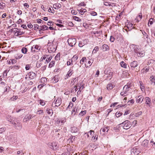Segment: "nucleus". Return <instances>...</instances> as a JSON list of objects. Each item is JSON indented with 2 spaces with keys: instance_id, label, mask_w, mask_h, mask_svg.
Wrapping results in <instances>:
<instances>
[{
  "instance_id": "nucleus-21",
  "label": "nucleus",
  "mask_w": 155,
  "mask_h": 155,
  "mask_svg": "<svg viewBox=\"0 0 155 155\" xmlns=\"http://www.w3.org/2000/svg\"><path fill=\"white\" fill-rule=\"evenodd\" d=\"M52 58V57L51 55H47V57L46 59V62H45V64H46L48 63L50 61Z\"/></svg>"
},
{
  "instance_id": "nucleus-11",
  "label": "nucleus",
  "mask_w": 155,
  "mask_h": 155,
  "mask_svg": "<svg viewBox=\"0 0 155 155\" xmlns=\"http://www.w3.org/2000/svg\"><path fill=\"white\" fill-rule=\"evenodd\" d=\"M144 99V97L142 95L138 96L137 98L136 102L137 103H141Z\"/></svg>"
},
{
  "instance_id": "nucleus-19",
  "label": "nucleus",
  "mask_w": 155,
  "mask_h": 155,
  "mask_svg": "<svg viewBox=\"0 0 155 155\" xmlns=\"http://www.w3.org/2000/svg\"><path fill=\"white\" fill-rule=\"evenodd\" d=\"M142 33L143 36V39L144 41L146 40V38H148V35L144 31H141Z\"/></svg>"
},
{
  "instance_id": "nucleus-56",
  "label": "nucleus",
  "mask_w": 155,
  "mask_h": 155,
  "mask_svg": "<svg viewBox=\"0 0 155 155\" xmlns=\"http://www.w3.org/2000/svg\"><path fill=\"white\" fill-rule=\"evenodd\" d=\"M73 104L71 102H70V103L69 104V105L68 106V107H67V108H68L69 107H71V108L73 107Z\"/></svg>"
},
{
  "instance_id": "nucleus-32",
  "label": "nucleus",
  "mask_w": 155,
  "mask_h": 155,
  "mask_svg": "<svg viewBox=\"0 0 155 155\" xmlns=\"http://www.w3.org/2000/svg\"><path fill=\"white\" fill-rule=\"evenodd\" d=\"M78 131V129L76 127H73L71 128V131L72 132L76 133Z\"/></svg>"
},
{
  "instance_id": "nucleus-13",
  "label": "nucleus",
  "mask_w": 155,
  "mask_h": 155,
  "mask_svg": "<svg viewBox=\"0 0 155 155\" xmlns=\"http://www.w3.org/2000/svg\"><path fill=\"white\" fill-rule=\"evenodd\" d=\"M145 104H146L147 105V106H148L149 107H150V103H151V101L150 98L149 97H147L145 98Z\"/></svg>"
},
{
  "instance_id": "nucleus-4",
  "label": "nucleus",
  "mask_w": 155,
  "mask_h": 155,
  "mask_svg": "<svg viewBox=\"0 0 155 155\" xmlns=\"http://www.w3.org/2000/svg\"><path fill=\"white\" fill-rule=\"evenodd\" d=\"M36 76V74L33 72H30L27 75H26L25 79L26 80L29 81L30 79H32Z\"/></svg>"
},
{
  "instance_id": "nucleus-27",
  "label": "nucleus",
  "mask_w": 155,
  "mask_h": 155,
  "mask_svg": "<svg viewBox=\"0 0 155 155\" xmlns=\"http://www.w3.org/2000/svg\"><path fill=\"white\" fill-rule=\"evenodd\" d=\"M133 25L131 24H128L127 26V28L129 31H130L133 28Z\"/></svg>"
},
{
  "instance_id": "nucleus-16",
  "label": "nucleus",
  "mask_w": 155,
  "mask_h": 155,
  "mask_svg": "<svg viewBox=\"0 0 155 155\" xmlns=\"http://www.w3.org/2000/svg\"><path fill=\"white\" fill-rule=\"evenodd\" d=\"M48 27L45 25L40 26L39 27V31L40 32L41 30L44 31L48 29Z\"/></svg>"
},
{
  "instance_id": "nucleus-28",
  "label": "nucleus",
  "mask_w": 155,
  "mask_h": 155,
  "mask_svg": "<svg viewBox=\"0 0 155 155\" xmlns=\"http://www.w3.org/2000/svg\"><path fill=\"white\" fill-rule=\"evenodd\" d=\"M113 88V86L111 84H108L107 87V88L108 90H110Z\"/></svg>"
},
{
  "instance_id": "nucleus-31",
  "label": "nucleus",
  "mask_w": 155,
  "mask_h": 155,
  "mask_svg": "<svg viewBox=\"0 0 155 155\" xmlns=\"http://www.w3.org/2000/svg\"><path fill=\"white\" fill-rule=\"evenodd\" d=\"M78 58V56L77 55H74L71 59V60L73 61H75Z\"/></svg>"
},
{
  "instance_id": "nucleus-7",
  "label": "nucleus",
  "mask_w": 155,
  "mask_h": 155,
  "mask_svg": "<svg viewBox=\"0 0 155 155\" xmlns=\"http://www.w3.org/2000/svg\"><path fill=\"white\" fill-rule=\"evenodd\" d=\"M40 49V48L38 45H34L31 48V51L32 52H37Z\"/></svg>"
},
{
  "instance_id": "nucleus-15",
  "label": "nucleus",
  "mask_w": 155,
  "mask_h": 155,
  "mask_svg": "<svg viewBox=\"0 0 155 155\" xmlns=\"http://www.w3.org/2000/svg\"><path fill=\"white\" fill-rule=\"evenodd\" d=\"M61 101L62 100L61 98H58L55 103L56 104L55 105V106H57V107L60 105L61 104Z\"/></svg>"
},
{
  "instance_id": "nucleus-62",
  "label": "nucleus",
  "mask_w": 155,
  "mask_h": 155,
  "mask_svg": "<svg viewBox=\"0 0 155 155\" xmlns=\"http://www.w3.org/2000/svg\"><path fill=\"white\" fill-rule=\"evenodd\" d=\"M40 104L42 105H44L45 104V103L43 102V100H41L40 101Z\"/></svg>"
},
{
  "instance_id": "nucleus-3",
  "label": "nucleus",
  "mask_w": 155,
  "mask_h": 155,
  "mask_svg": "<svg viewBox=\"0 0 155 155\" xmlns=\"http://www.w3.org/2000/svg\"><path fill=\"white\" fill-rule=\"evenodd\" d=\"M124 129L127 130L131 127V125L128 120H126L120 124Z\"/></svg>"
},
{
  "instance_id": "nucleus-33",
  "label": "nucleus",
  "mask_w": 155,
  "mask_h": 155,
  "mask_svg": "<svg viewBox=\"0 0 155 155\" xmlns=\"http://www.w3.org/2000/svg\"><path fill=\"white\" fill-rule=\"evenodd\" d=\"M73 18L74 20L78 21L80 22L81 21V19L76 16H73Z\"/></svg>"
},
{
  "instance_id": "nucleus-59",
  "label": "nucleus",
  "mask_w": 155,
  "mask_h": 155,
  "mask_svg": "<svg viewBox=\"0 0 155 155\" xmlns=\"http://www.w3.org/2000/svg\"><path fill=\"white\" fill-rule=\"evenodd\" d=\"M30 67V65L29 64H27L26 65L25 69L27 70H28L29 69Z\"/></svg>"
},
{
  "instance_id": "nucleus-22",
  "label": "nucleus",
  "mask_w": 155,
  "mask_h": 155,
  "mask_svg": "<svg viewBox=\"0 0 155 155\" xmlns=\"http://www.w3.org/2000/svg\"><path fill=\"white\" fill-rule=\"evenodd\" d=\"M52 80L53 81V83H56L58 82L59 79L58 78V76H55L52 79Z\"/></svg>"
},
{
  "instance_id": "nucleus-29",
  "label": "nucleus",
  "mask_w": 155,
  "mask_h": 155,
  "mask_svg": "<svg viewBox=\"0 0 155 155\" xmlns=\"http://www.w3.org/2000/svg\"><path fill=\"white\" fill-rule=\"evenodd\" d=\"M53 5H54V6L55 7V8H57V9L60 8L61 7V5L59 3L55 4Z\"/></svg>"
},
{
  "instance_id": "nucleus-44",
  "label": "nucleus",
  "mask_w": 155,
  "mask_h": 155,
  "mask_svg": "<svg viewBox=\"0 0 155 155\" xmlns=\"http://www.w3.org/2000/svg\"><path fill=\"white\" fill-rule=\"evenodd\" d=\"M122 114H123V113L122 112H117L116 114V116L117 117H119L121 116V115H122Z\"/></svg>"
},
{
  "instance_id": "nucleus-46",
  "label": "nucleus",
  "mask_w": 155,
  "mask_h": 155,
  "mask_svg": "<svg viewBox=\"0 0 155 155\" xmlns=\"http://www.w3.org/2000/svg\"><path fill=\"white\" fill-rule=\"evenodd\" d=\"M34 29L35 30H36L37 29H39V25L37 24H35L34 25Z\"/></svg>"
},
{
  "instance_id": "nucleus-37",
  "label": "nucleus",
  "mask_w": 155,
  "mask_h": 155,
  "mask_svg": "<svg viewBox=\"0 0 155 155\" xmlns=\"http://www.w3.org/2000/svg\"><path fill=\"white\" fill-rule=\"evenodd\" d=\"M60 54L58 53L55 57V59L56 60H59L60 59Z\"/></svg>"
},
{
  "instance_id": "nucleus-55",
  "label": "nucleus",
  "mask_w": 155,
  "mask_h": 155,
  "mask_svg": "<svg viewBox=\"0 0 155 155\" xmlns=\"http://www.w3.org/2000/svg\"><path fill=\"white\" fill-rule=\"evenodd\" d=\"M17 153L18 154H21V155H23L24 154V153L22 150L18 151Z\"/></svg>"
},
{
  "instance_id": "nucleus-12",
  "label": "nucleus",
  "mask_w": 155,
  "mask_h": 155,
  "mask_svg": "<svg viewBox=\"0 0 155 155\" xmlns=\"http://www.w3.org/2000/svg\"><path fill=\"white\" fill-rule=\"evenodd\" d=\"M138 64L137 62L134 61L130 63V66L131 67L134 68L138 66Z\"/></svg>"
},
{
  "instance_id": "nucleus-63",
  "label": "nucleus",
  "mask_w": 155,
  "mask_h": 155,
  "mask_svg": "<svg viewBox=\"0 0 155 155\" xmlns=\"http://www.w3.org/2000/svg\"><path fill=\"white\" fill-rule=\"evenodd\" d=\"M41 64H41V63H39L38 62H37V63L36 67L37 68H39L41 66Z\"/></svg>"
},
{
  "instance_id": "nucleus-26",
  "label": "nucleus",
  "mask_w": 155,
  "mask_h": 155,
  "mask_svg": "<svg viewBox=\"0 0 155 155\" xmlns=\"http://www.w3.org/2000/svg\"><path fill=\"white\" fill-rule=\"evenodd\" d=\"M19 67H20L19 66L16 65L10 67V68L11 69H13V70H14L15 71V70L18 69H19Z\"/></svg>"
},
{
  "instance_id": "nucleus-6",
  "label": "nucleus",
  "mask_w": 155,
  "mask_h": 155,
  "mask_svg": "<svg viewBox=\"0 0 155 155\" xmlns=\"http://www.w3.org/2000/svg\"><path fill=\"white\" fill-rule=\"evenodd\" d=\"M12 123L14 125L17 127L18 129L20 130L21 128V124L19 122H17L16 120H13V121H12Z\"/></svg>"
},
{
  "instance_id": "nucleus-39",
  "label": "nucleus",
  "mask_w": 155,
  "mask_h": 155,
  "mask_svg": "<svg viewBox=\"0 0 155 155\" xmlns=\"http://www.w3.org/2000/svg\"><path fill=\"white\" fill-rule=\"evenodd\" d=\"M6 130L5 127H1L0 128V134H2L3 132H5Z\"/></svg>"
},
{
  "instance_id": "nucleus-24",
  "label": "nucleus",
  "mask_w": 155,
  "mask_h": 155,
  "mask_svg": "<svg viewBox=\"0 0 155 155\" xmlns=\"http://www.w3.org/2000/svg\"><path fill=\"white\" fill-rule=\"evenodd\" d=\"M109 130V127H105V128H103L101 129V130H100V133L101 134H102V133H101L102 130L103 132H108V130Z\"/></svg>"
},
{
  "instance_id": "nucleus-41",
  "label": "nucleus",
  "mask_w": 155,
  "mask_h": 155,
  "mask_svg": "<svg viewBox=\"0 0 155 155\" xmlns=\"http://www.w3.org/2000/svg\"><path fill=\"white\" fill-rule=\"evenodd\" d=\"M99 50V48H98V47L97 46H96V47H95L93 51V52H92V53H96V52L98 51Z\"/></svg>"
},
{
  "instance_id": "nucleus-40",
  "label": "nucleus",
  "mask_w": 155,
  "mask_h": 155,
  "mask_svg": "<svg viewBox=\"0 0 155 155\" xmlns=\"http://www.w3.org/2000/svg\"><path fill=\"white\" fill-rule=\"evenodd\" d=\"M153 19L152 18H150L149 19L148 23V25L149 26H150V25H149V23H150V25H152L153 24Z\"/></svg>"
},
{
  "instance_id": "nucleus-8",
  "label": "nucleus",
  "mask_w": 155,
  "mask_h": 155,
  "mask_svg": "<svg viewBox=\"0 0 155 155\" xmlns=\"http://www.w3.org/2000/svg\"><path fill=\"white\" fill-rule=\"evenodd\" d=\"M49 146H50L51 148L53 150H57L58 148V146L57 145V143L55 142H53L51 143H50L49 144Z\"/></svg>"
},
{
  "instance_id": "nucleus-10",
  "label": "nucleus",
  "mask_w": 155,
  "mask_h": 155,
  "mask_svg": "<svg viewBox=\"0 0 155 155\" xmlns=\"http://www.w3.org/2000/svg\"><path fill=\"white\" fill-rule=\"evenodd\" d=\"M54 132L55 135H56L58 137H59L60 135L62 134V131L60 129H55L53 131Z\"/></svg>"
},
{
  "instance_id": "nucleus-49",
  "label": "nucleus",
  "mask_w": 155,
  "mask_h": 155,
  "mask_svg": "<svg viewBox=\"0 0 155 155\" xmlns=\"http://www.w3.org/2000/svg\"><path fill=\"white\" fill-rule=\"evenodd\" d=\"M86 12V10L85 9H80L79 10V12L81 13V14L82 15L81 13H84Z\"/></svg>"
},
{
  "instance_id": "nucleus-47",
  "label": "nucleus",
  "mask_w": 155,
  "mask_h": 155,
  "mask_svg": "<svg viewBox=\"0 0 155 155\" xmlns=\"http://www.w3.org/2000/svg\"><path fill=\"white\" fill-rule=\"evenodd\" d=\"M86 111L85 110H84V111H82L79 114V115H81L82 116L84 115L85 114H86Z\"/></svg>"
},
{
  "instance_id": "nucleus-17",
  "label": "nucleus",
  "mask_w": 155,
  "mask_h": 155,
  "mask_svg": "<svg viewBox=\"0 0 155 155\" xmlns=\"http://www.w3.org/2000/svg\"><path fill=\"white\" fill-rule=\"evenodd\" d=\"M33 117L32 115L29 114L26 115L24 118V120H25V121H27V120H29L32 118Z\"/></svg>"
},
{
  "instance_id": "nucleus-30",
  "label": "nucleus",
  "mask_w": 155,
  "mask_h": 155,
  "mask_svg": "<svg viewBox=\"0 0 155 155\" xmlns=\"http://www.w3.org/2000/svg\"><path fill=\"white\" fill-rule=\"evenodd\" d=\"M27 48L25 47L23 48L21 50L22 52L24 54L26 53L27 52Z\"/></svg>"
},
{
  "instance_id": "nucleus-36",
  "label": "nucleus",
  "mask_w": 155,
  "mask_h": 155,
  "mask_svg": "<svg viewBox=\"0 0 155 155\" xmlns=\"http://www.w3.org/2000/svg\"><path fill=\"white\" fill-rule=\"evenodd\" d=\"M128 86L125 85L123 87V90L124 91H125L127 92L129 91V88L128 87Z\"/></svg>"
},
{
  "instance_id": "nucleus-61",
  "label": "nucleus",
  "mask_w": 155,
  "mask_h": 155,
  "mask_svg": "<svg viewBox=\"0 0 155 155\" xmlns=\"http://www.w3.org/2000/svg\"><path fill=\"white\" fill-rule=\"evenodd\" d=\"M84 45V43H83L82 42H80L78 45L80 47H83Z\"/></svg>"
},
{
  "instance_id": "nucleus-23",
  "label": "nucleus",
  "mask_w": 155,
  "mask_h": 155,
  "mask_svg": "<svg viewBox=\"0 0 155 155\" xmlns=\"http://www.w3.org/2000/svg\"><path fill=\"white\" fill-rule=\"evenodd\" d=\"M148 143V141L147 140H145L143 142L142 145L144 147H145L147 146V144Z\"/></svg>"
},
{
  "instance_id": "nucleus-48",
  "label": "nucleus",
  "mask_w": 155,
  "mask_h": 155,
  "mask_svg": "<svg viewBox=\"0 0 155 155\" xmlns=\"http://www.w3.org/2000/svg\"><path fill=\"white\" fill-rule=\"evenodd\" d=\"M18 98V97L17 96H13L11 98V99L12 101H14L17 99Z\"/></svg>"
},
{
  "instance_id": "nucleus-18",
  "label": "nucleus",
  "mask_w": 155,
  "mask_h": 155,
  "mask_svg": "<svg viewBox=\"0 0 155 155\" xmlns=\"http://www.w3.org/2000/svg\"><path fill=\"white\" fill-rule=\"evenodd\" d=\"M18 30L17 32L16 33H15L14 34V35L16 36L22 35L24 33L23 31H21L20 29H18Z\"/></svg>"
},
{
  "instance_id": "nucleus-54",
  "label": "nucleus",
  "mask_w": 155,
  "mask_h": 155,
  "mask_svg": "<svg viewBox=\"0 0 155 155\" xmlns=\"http://www.w3.org/2000/svg\"><path fill=\"white\" fill-rule=\"evenodd\" d=\"M122 15V13H119V15H117L116 17V19L117 18L119 19L121 18Z\"/></svg>"
},
{
  "instance_id": "nucleus-52",
  "label": "nucleus",
  "mask_w": 155,
  "mask_h": 155,
  "mask_svg": "<svg viewBox=\"0 0 155 155\" xmlns=\"http://www.w3.org/2000/svg\"><path fill=\"white\" fill-rule=\"evenodd\" d=\"M43 110H38L37 111V114H41L43 113Z\"/></svg>"
},
{
  "instance_id": "nucleus-35",
  "label": "nucleus",
  "mask_w": 155,
  "mask_h": 155,
  "mask_svg": "<svg viewBox=\"0 0 155 155\" xmlns=\"http://www.w3.org/2000/svg\"><path fill=\"white\" fill-rule=\"evenodd\" d=\"M55 64V62L54 61H52L50 62L49 64V68H51Z\"/></svg>"
},
{
  "instance_id": "nucleus-60",
  "label": "nucleus",
  "mask_w": 155,
  "mask_h": 155,
  "mask_svg": "<svg viewBox=\"0 0 155 155\" xmlns=\"http://www.w3.org/2000/svg\"><path fill=\"white\" fill-rule=\"evenodd\" d=\"M78 80V78H73L71 82H75L77 81Z\"/></svg>"
},
{
  "instance_id": "nucleus-20",
  "label": "nucleus",
  "mask_w": 155,
  "mask_h": 155,
  "mask_svg": "<svg viewBox=\"0 0 155 155\" xmlns=\"http://www.w3.org/2000/svg\"><path fill=\"white\" fill-rule=\"evenodd\" d=\"M103 50L104 51H106L109 49L108 45L106 44H104L102 45Z\"/></svg>"
},
{
  "instance_id": "nucleus-14",
  "label": "nucleus",
  "mask_w": 155,
  "mask_h": 155,
  "mask_svg": "<svg viewBox=\"0 0 155 155\" xmlns=\"http://www.w3.org/2000/svg\"><path fill=\"white\" fill-rule=\"evenodd\" d=\"M150 69L149 67L146 66L141 70V72L143 74H145Z\"/></svg>"
},
{
  "instance_id": "nucleus-34",
  "label": "nucleus",
  "mask_w": 155,
  "mask_h": 155,
  "mask_svg": "<svg viewBox=\"0 0 155 155\" xmlns=\"http://www.w3.org/2000/svg\"><path fill=\"white\" fill-rule=\"evenodd\" d=\"M113 75V73L112 72H110L109 73L107 77L110 80L111 78H112Z\"/></svg>"
},
{
  "instance_id": "nucleus-45",
  "label": "nucleus",
  "mask_w": 155,
  "mask_h": 155,
  "mask_svg": "<svg viewBox=\"0 0 155 155\" xmlns=\"http://www.w3.org/2000/svg\"><path fill=\"white\" fill-rule=\"evenodd\" d=\"M73 61L71 59H70L69 61L67 62V64L68 66L70 65L71 64H72Z\"/></svg>"
},
{
  "instance_id": "nucleus-25",
  "label": "nucleus",
  "mask_w": 155,
  "mask_h": 155,
  "mask_svg": "<svg viewBox=\"0 0 155 155\" xmlns=\"http://www.w3.org/2000/svg\"><path fill=\"white\" fill-rule=\"evenodd\" d=\"M120 64L121 67L125 68H127V65L124 61H121L120 63Z\"/></svg>"
},
{
  "instance_id": "nucleus-38",
  "label": "nucleus",
  "mask_w": 155,
  "mask_h": 155,
  "mask_svg": "<svg viewBox=\"0 0 155 155\" xmlns=\"http://www.w3.org/2000/svg\"><path fill=\"white\" fill-rule=\"evenodd\" d=\"M150 83L151 84H152L154 83V85H155V77H153V79H151L150 80Z\"/></svg>"
},
{
  "instance_id": "nucleus-57",
  "label": "nucleus",
  "mask_w": 155,
  "mask_h": 155,
  "mask_svg": "<svg viewBox=\"0 0 155 155\" xmlns=\"http://www.w3.org/2000/svg\"><path fill=\"white\" fill-rule=\"evenodd\" d=\"M110 41H111V42H114V37L111 36L110 37Z\"/></svg>"
},
{
  "instance_id": "nucleus-51",
  "label": "nucleus",
  "mask_w": 155,
  "mask_h": 155,
  "mask_svg": "<svg viewBox=\"0 0 155 155\" xmlns=\"http://www.w3.org/2000/svg\"><path fill=\"white\" fill-rule=\"evenodd\" d=\"M71 13L73 15H76L77 14V12L74 10H72L71 11Z\"/></svg>"
},
{
  "instance_id": "nucleus-64",
  "label": "nucleus",
  "mask_w": 155,
  "mask_h": 155,
  "mask_svg": "<svg viewBox=\"0 0 155 155\" xmlns=\"http://www.w3.org/2000/svg\"><path fill=\"white\" fill-rule=\"evenodd\" d=\"M137 17H138V18H139V20H141L142 17V14L141 13H140L138 16Z\"/></svg>"
},
{
  "instance_id": "nucleus-1",
  "label": "nucleus",
  "mask_w": 155,
  "mask_h": 155,
  "mask_svg": "<svg viewBox=\"0 0 155 155\" xmlns=\"http://www.w3.org/2000/svg\"><path fill=\"white\" fill-rule=\"evenodd\" d=\"M134 51L138 57H142L145 55L144 51L140 48L139 47H135Z\"/></svg>"
},
{
  "instance_id": "nucleus-58",
  "label": "nucleus",
  "mask_w": 155,
  "mask_h": 155,
  "mask_svg": "<svg viewBox=\"0 0 155 155\" xmlns=\"http://www.w3.org/2000/svg\"><path fill=\"white\" fill-rule=\"evenodd\" d=\"M77 108L75 107L74 109L72 110V113L73 114L74 112L75 113L74 114V115L75 114V113L77 112Z\"/></svg>"
},
{
  "instance_id": "nucleus-53",
  "label": "nucleus",
  "mask_w": 155,
  "mask_h": 155,
  "mask_svg": "<svg viewBox=\"0 0 155 155\" xmlns=\"http://www.w3.org/2000/svg\"><path fill=\"white\" fill-rule=\"evenodd\" d=\"M127 92L125 91H124L123 92H121L120 93V94L123 96H125V94H126Z\"/></svg>"
},
{
  "instance_id": "nucleus-2",
  "label": "nucleus",
  "mask_w": 155,
  "mask_h": 155,
  "mask_svg": "<svg viewBox=\"0 0 155 155\" xmlns=\"http://www.w3.org/2000/svg\"><path fill=\"white\" fill-rule=\"evenodd\" d=\"M81 67V65L80 66L79 65V64H77V62H76L74 65H73L72 67L70 68V70L68 72V73H67V74L66 75V78H68V77H69L71 76V75L72 74V72L73 71V70L72 69V68H74L75 69V71L76 72H77L78 70V68L79 67Z\"/></svg>"
},
{
  "instance_id": "nucleus-42",
  "label": "nucleus",
  "mask_w": 155,
  "mask_h": 155,
  "mask_svg": "<svg viewBox=\"0 0 155 155\" xmlns=\"http://www.w3.org/2000/svg\"><path fill=\"white\" fill-rule=\"evenodd\" d=\"M86 59L85 57H83L81 60L80 61V63L81 64H82L83 63V62L85 61H86Z\"/></svg>"
},
{
  "instance_id": "nucleus-5",
  "label": "nucleus",
  "mask_w": 155,
  "mask_h": 155,
  "mask_svg": "<svg viewBox=\"0 0 155 155\" xmlns=\"http://www.w3.org/2000/svg\"><path fill=\"white\" fill-rule=\"evenodd\" d=\"M68 41L69 45L72 47L76 44V40L74 38H69L68 39Z\"/></svg>"
},
{
  "instance_id": "nucleus-9",
  "label": "nucleus",
  "mask_w": 155,
  "mask_h": 155,
  "mask_svg": "<svg viewBox=\"0 0 155 155\" xmlns=\"http://www.w3.org/2000/svg\"><path fill=\"white\" fill-rule=\"evenodd\" d=\"M137 148H134L131 150V155H138L139 154L138 151H137Z\"/></svg>"
},
{
  "instance_id": "nucleus-43",
  "label": "nucleus",
  "mask_w": 155,
  "mask_h": 155,
  "mask_svg": "<svg viewBox=\"0 0 155 155\" xmlns=\"http://www.w3.org/2000/svg\"><path fill=\"white\" fill-rule=\"evenodd\" d=\"M5 6V4L3 2L0 3V9L3 8Z\"/></svg>"
},
{
  "instance_id": "nucleus-50",
  "label": "nucleus",
  "mask_w": 155,
  "mask_h": 155,
  "mask_svg": "<svg viewBox=\"0 0 155 155\" xmlns=\"http://www.w3.org/2000/svg\"><path fill=\"white\" fill-rule=\"evenodd\" d=\"M91 15L93 16H95L97 15V13L94 12H92L90 13Z\"/></svg>"
}]
</instances>
